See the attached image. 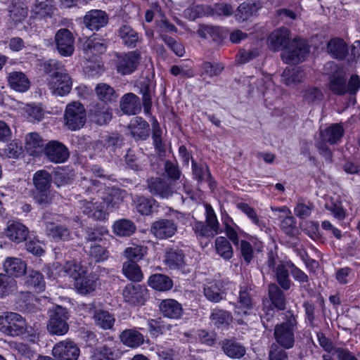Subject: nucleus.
I'll use <instances>...</instances> for the list:
<instances>
[{"instance_id":"nucleus-11","label":"nucleus","mask_w":360,"mask_h":360,"mask_svg":"<svg viewBox=\"0 0 360 360\" xmlns=\"http://www.w3.org/2000/svg\"><path fill=\"white\" fill-rule=\"evenodd\" d=\"M46 158L53 163H63L70 157L68 148L61 142L50 141L44 148Z\"/></svg>"},{"instance_id":"nucleus-43","label":"nucleus","mask_w":360,"mask_h":360,"mask_svg":"<svg viewBox=\"0 0 360 360\" xmlns=\"http://www.w3.org/2000/svg\"><path fill=\"white\" fill-rule=\"evenodd\" d=\"M122 271L126 278L134 282H140L143 277L141 267L134 261L124 262Z\"/></svg>"},{"instance_id":"nucleus-64","label":"nucleus","mask_w":360,"mask_h":360,"mask_svg":"<svg viewBox=\"0 0 360 360\" xmlns=\"http://www.w3.org/2000/svg\"><path fill=\"white\" fill-rule=\"evenodd\" d=\"M259 55L257 48H252L248 50L240 49L236 55V61L240 64H245L255 59Z\"/></svg>"},{"instance_id":"nucleus-52","label":"nucleus","mask_w":360,"mask_h":360,"mask_svg":"<svg viewBox=\"0 0 360 360\" xmlns=\"http://www.w3.org/2000/svg\"><path fill=\"white\" fill-rule=\"evenodd\" d=\"M282 81L288 86L300 83L304 77L303 70L300 68H285L281 75Z\"/></svg>"},{"instance_id":"nucleus-54","label":"nucleus","mask_w":360,"mask_h":360,"mask_svg":"<svg viewBox=\"0 0 360 360\" xmlns=\"http://www.w3.org/2000/svg\"><path fill=\"white\" fill-rule=\"evenodd\" d=\"M224 294L220 283H210L204 287V295L211 302H220L224 299Z\"/></svg>"},{"instance_id":"nucleus-20","label":"nucleus","mask_w":360,"mask_h":360,"mask_svg":"<svg viewBox=\"0 0 360 360\" xmlns=\"http://www.w3.org/2000/svg\"><path fill=\"white\" fill-rule=\"evenodd\" d=\"M252 296L253 288L251 285H245L240 287L236 311L238 314L247 315L248 311L253 308Z\"/></svg>"},{"instance_id":"nucleus-31","label":"nucleus","mask_w":360,"mask_h":360,"mask_svg":"<svg viewBox=\"0 0 360 360\" xmlns=\"http://www.w3.org/2000/svg\"><path fill=\"white\" fill-rule=\"evenodd\" d=\"M136 211L142 215H150L156 212L159 204L152 198L145 196H137L134 200Z\"/></svg>"},{"instance_id":"nucleus-21","label":"nucleus","mask_w":360,"mask_h":360,"mask_svg":"<svg viewBox=\"0 0 360 360\" xmlns=\"http://www.w3.org/2000/svg\"><path fill=\"white\" fill-rule=\"evenodd\" d=\"M128 129L136 141L146 140L150 134L149 124L141 117H134L128 125Z\"/></svg>"},{"instance_id":"nucleus-51","label":"nucleus","mask_w":360,"mask_h":360,"mask_svg":"<svg viewBox=\"0 0 360 360\" xmlns=\"http://www.w3.org/2000/svg\"><path fill=\"white\" fill-rule=\"evenodd\" d=\"M290 268L288 266V262L285 264H281L275 269L276 281L280 286L285 290H289L292 282L289 278Z\"/></svg>"},{"instance_id":"nucleus-9","label":"nucleus","mask_w":360,"mask_h":360,"mask_svg":"<svg viewBox=\"0 0 360 360\" xmlns=\"http://www.w3.org/2000/svg\"><path fill=\"white\" fill-rule=\"evenodd\" d=\"M116 68L118 73L126 75L134 72L140 63L141 57L138 51L116 54Z\"/></svg>"},{"instance_id":"nucleus-62","label":"nucleus","mask_w":360,"mask_h":360,"mask_svg":"<svg viewBox=\"0 0 360 360\" xmlns=\"http://www.w3.org/2000/svg\"><path fill=\"white\" fill-rule=\"evenodd\" d=\"M208 11H210V6L196 5L186 9L184 13L188 19L195 20L202 15H208Z\"/></svg>"},{"instance_id":"nucleus-19","label":"nucleus","mask_w":360,"mask_h":360,"mask_svg":"<svg viewBox=\"0 0 360 360\" xmlns=\"http://www.w3.org/2000/svg\"><path fill=\"white\" fill-rule=\"evenodd\" d=\"M165 264L170 269L180 270L186 265L185 255L182 250L167 248L164 255Z\"/></svg>"},{"instance_id":"nucleus-15","label":"nucleus","mask_w":360,"mask_h":360,"mask_svg":"<svg viewBox=\"0 0 360 360\" xmlns=\"http://www.w3.org/2000/svg\"><path fill=\"white\" fill-rule=\"evenodd\" d=\"M291 40L290 31L286 27L274 30L267 38V44L271 50L278 51L285 49Z\"/></svg>"},{"instance_id":"nucleus-44","label":"nucleus","mask_w":360,"mask_h":360,"mask_svg":"<svg viewBox=\"0 0 360 360\" xmlns=\"http://www.w3.org/2000/svg\"><path fill=\"white\" fill-rule=\"evenodd\" d=\"M162 131L158 122L153 124L152 139L155 153L160 158L166 155V146L162 137Z\"/></svg>"},{"instance_id":"nucleus-38","label":"nucleus","mask_w":360,"mask_h":360,"mask_svg":"<svg viewBox=\"0 0 360 360\" xmlns=\"http://www.w3.org/2000/svg\"><path fill=\"white\" fill-rule=\"evenodd\" d=\"M148 284L152 288L158 291H167L173 286L172 280L167 275L155 274L148 280Z\"/></svg>"},{"instance_id":"nucleus-45","label":"nucleus","mask_w":360,"mask_h":360,"mask_svg":"<svg viewBox=\"0 0 360 360\" xmlns=\"http://www.w3.org/2000/svg\"><path fill=\"white\" fill-rule=\"evenodd\" d=\"M28 229L23 224L16 222L8 226L7 236L15 243H20L27 238Z\"/></svg>"},{"instance_id":"nucleus-61","label":"nucleus","mask_w":360,"mask_h":360,"mask_svg":"<svg viewBox=\"0 0 360 360\" xmlns=\"http://www.w3.org/2000/svg\"><path fill=\"white\" fill-rule=\"evenodd\" d=\"M206 223L210 231L214 234L220 233L219 224L215 212L210 204H205Z\"/></svg>"},{"instance_id":"nucleus-10","label":"nucleus","mask_w":360,"mask_h":360,"mask_svg":"<svg viewBox=\"0 0 360 360\" xmlns=\"http://www.w3.org/2000/svg\"><path fill=\"white\" fill-rule=\"evenodd\" d=\"M80 349L70 339L57 342L52 349V355L57 360H77Z\"/></svg>"},{"instance_id":"nucleus-57","label":"nucleus","mask_w":360,"mask_h":360,"mask_svg":"<svg viewBox=\"0 0 360 360\" xmlns=\"http://www.w3.org/2000/svg\"><path fill=\"white\" fill-rule=\"evenodd\" d=\"M146 252L147 248L143 245H133L124 250V255L128 259L127 261H134V262L137 263L143 257Z\"/></svg>"},{"instance_id":"nucleus-29","label":"nucleus","mask_w":360,"mask_h":360,"mask_svg":"<svg viewBox=\"0 0 360 360\" xmlns=\"http://www.w3.org/2000/svg\"><path fill=\"white\" fill-rule=\"evenodd\" d=\"M3 267L10 277L21 276L25 274L27 269L25 262L17 257H7L4 263Z\"/></svg>"},{"instance_id":"nucleus-27","label":"nucleus","mask_w":360,"mask_h":360,"mask_svg":"<svg viewBox=\"0 0 360 360\" xmlns=\"http://www.w3.org/2000/svg\"><path fill=\"white\" fill-rule=\"evenodd\" d=\"M95 94L101 103L110 104L117 101L119 97L115 89L106 83H99L95 87Z\"/></svg>"},{"instance_id":"nucleus-18","label":"nucleus","mask_w":360,"mask_h":360,"mask_svg":"<svg viewBox=\"0 0 360 360\" xmlns=\"http://www.w3.org/2000/svg\"><path fill=\"white\" fill-rule=\"evenodd\" d=\"M109 18L105 11L94 9L88 11L84 17V24L91 31H98L108 23Z\"/></svg>"},{"instance_id":"nucleus-33","label":"nucleus","mask_w":360,"mask_h":360,"mask_svg":"<svg viewBox=\"0 0 360 360\" xmlns=\"http://www.w3.org/2000/svg\"><path fill=\"white\" fill-rule=\"evenodd\" d=\"M25 285L30 289L41 292L45 290L46 283L43 274L39 271L31 270L25 277Z\"/></svg>"},{"instance_id":"nucleus-13","label":"nucleus","mask_w":360,"mask_h":360,"mask_svg":"<svg viewBox=\"0 0 360 360\" xmlns=\"http://www.w3.org/2000/svg\"><path fill=\"white\" fill-rule=\"evenodd\" d=\"M54 42L61 56H70L73 53L75 39L69 30L66 28L58 30L55 34Z\"/></svg>"},{"instance_id":"nucleus-37","label":"nucleus","mask_w":360,"mask_h":360,"mask_svg":"<svg viewBox=\"0 0 360 360\" xmlns=\"http://www.w3.org/2000/svg\"><path fill=\"white\" fill-rule=\"evenodd\" d=\"M118 34L122 43L129 48L136 47L141 41L138 32L127 25H123L119 28Z\"/></svg>"},{"instance_id":"nucleus-35","label":"nucleus","mask_w":360,"mask_h":360,"mask_svg":"<svg viewBox=\"0 0 360 360\" xmlns=\"http://www.w3.org/2000/svg\"><path fill=\"white\" fill-rule=\"evenodd\" d=\"M74 287L81 295H88L94 292L96 288V281L94 276L84 274L75 281Z\"/></svg>"},{"instance_id":"nucleus-58","label":"nucleus","mask_w":360,"mask_h":360,"mask_svg":"<svg viewBox=\"0 0 360 360\" xmlns=\"http://www.w3.org/2000/svg\"><path fill=\"white\" fill-rule=\"evenodd\" d=\"M234 12V8L229 4L218 3L210 6V11H208V15L229 17Z\"/></svg>"},{"instance_id":"nucleus-32","label":"nucleus","mask_w":360,"mask_h":360,"mask_svg":"<svg viewBox=\"0 0 360 360\" xmlns=\"http://www.w3.org/2000/svg\"><path fill=\"white\" fill-rule=\"evenodd\" d=\"M327 51L333 58L343 60L347 56L349 49L343 39L333 38L328 42Z\"/></svg>"},{"instance_id":"nucleus-2","label":"nucleus","mask_w":360,"mask_h":360,"mask_svg":"<svg viewBox=\"0 0 360 360\" xmlns=\"http://www.w3.org/2000/svg\"><path fill=\"white\" fill-rule=\"evenodd\" d=\"M283 321L274 326L275 345L283 349H290L296 343L298 332L297 316L289 310L284 313Z\"/></svg>"},{"instance_id":"nucleus-50","label":"nucleus","mask_w":360,"mask_h":360,"mask_svg":"<svg viewBox=\"0 0 360 360\" xmlns=\"http://www.w3.org/2000/svg\"><path fill=\"white\" fill-rule=\"evenodd\" d=\"M215 250L217 253L225 260H229L233 255V250L230 242L223 236L216 238Z\"/></svg>"},{"instance_id":"nucleus-22","label":"nucleus","mask_w":360,"mask_h":360,"mask_svg":"<svg viewBox=\"0 0 360 360\" xmlns=\"http://www.w3.org/2000/svg\"><path fill=\"white\" fill-rule=\"evenodd\" d=\"M107 42L104 39L95 37L85 39L82 43V50L89 60L93 56L103 53L106 51Z\"/></svg>"},{"instance_id":"nucleus-23","label":"nucleus","mask_w":360,"mask_h":360,"mask_svg":"<svg viewBox=\"0 0 360 360\" xmlns=\"http://www.w3.org/2000/svg\"><path fill=\"white\" fill-rule=\"evenodd\" d=\"M112 110L107 104L97 103L90 108L92 120L98 125L108 123L112 119Z\"/></svg>"},{"instance_id":"nucleus-39","label":"nucleus","mask_w":360,"mask_h":360,"mask_svg":"<svg viewBox=\"0 0 360 360\" xmlns=\"http://www.w3.org/2000/svg\"><path fill=\"white\" fill-rule=\"evenodd\" d=\"M120 341L129 347H138L143 343V335L134 329H127L120 335Z\"/></svg>"},{"instance_id":"nucleus-47","label":"nucleus","mask_w":360,"mask_h":360,"mask_svg":"<svg viewBox=\"0 0 360 360\" xmlns=\"http://www.w3.org/2000/svg\"><path fill=\"white\" fill-rule=\"evenodd\" d=\"M210 318L212 323L217 328L228 326L233 319L229 311L220 309H213Z\"/></svg>"},{"instance_id":"nucleus-1","label":"nucleus","mask_w":360,"mask_h":360,"mask_svg":"<svg viewBox=\"0 0 360 360\" xmlns=\"http://www.w3.org/2000/svg\"><path fill=\"white\" fill-rule=\"evenodd\" d=\"M77 207L81 212L97 221L108 219L110 212L119 207L127 196L125 190L106 186L99 181L82 177L76 187Z\"/></svg>"},{"instance_id":"nucleus-34","label":"nucleus","mask_w":360,"mask_h":360,"mask_svg":"<svg viewBox=\"0 0 360 360\" xmlns=\"http://www.w3.org/2000/svg\"><path fill=\"white\" fill-rule=\"evenodd\" d=\"M160 309L162 314L170 319H179L183 311L181 304L173 299H167L161 302Z\"/></svg>"},{"instance_id":"nucleus-25","label":"nucleus","mask_w":360,"mask_h":360,"mask_svg":"<svg viewBox=\"0 0 360 360\" xmlns=\"http://www.w3.org/2000/svg\"><path fill=\"white\" fill-rule=\"evenodd\" d=\"M7 80L9 86L17 92H25L30 87V82L22 72L13 71L8 73Z\"/></svg>"},{"instance_id":"nucleus-36","label":"nucleus","mask_w":360,"mask_h":360,"mask_svg":"<svg viewBox=\"0 0 360 360\" xmlns=\"http://www.w3.org/2000/svg\"><path fill=\"white\" fill-rule=\"evenodd\" d=\"M260 8L259 2L252 1L240 4L236 11V19L239 22H244L256 14Z\"/></svg>"},{"instance_id":"nucleus-40","label":"nucleus","mask_w":360,"mask_h":360,"mask_svg":"<svg viewBox=\"0 0 360 360\" xmlns=\"http://www.w3.org/2000/svg\"><path fill=\"white\" fill-rule=\"evenodd\" d=\"M44 143L41 137L35 132L29 133L25 138V149L33 156L44 150Z\"/></svg>"},{"instance_id":"nucleus-6","label":"nucleus","mask_w":360,"mask_h":360,"mask_svg":"<svg viewBox=\"0 0 360 360\" xmlns=\"http://www.w3.org/2000/svg\"><path fill=\"white\" fill-rule=\"evenodd\" d=\"M86 115L84 105L77 101L67 105L64 113L65 126L72 131L79 129L86 122Z\"/></svg>"},{"instance_id":"nucleus-7","label":"nucleus","mask_w":360,"mask_h":360,"mask_svg":"<svg viewBox=\"0 0 360 360\" xmlns=\"http://www.w3.org/2000/svg\"><path fill=\"white\" fill-rule=\"evenodd\" d=\"M309 52V46L304 40L294 39L290 40L281 57L285 63L294 65L303 61Z\"/></svg>"},{"instance_id":"nucleus-60","label":"nucleus","mask_w":360,"mask_h":360,"mask_svg":"<svg viewBox=\"0 0 360 360\" xmlns=\"http://www.w3.org/2000/svg\"><path fill=\"white\" fill-rule=\"evenodd\" d=\"M90 359L91 360H115V355L111 348L103 345L92 352Z\"/></svg>"},{"instance_id":"nucleus-24","label":"nucleus","mask_w":360,"mask_h":360,"mask_svg":"<svg viewBox=\"0 0 360 360\" xmlns=\"http://www.w3.org/2000/svg\"><path fill=\"white\" fill-rule=\"evenodd\" d=\"M279 211L283 212L285 216H280V228L288 236L295 237L298 229L296 226V220L292 215L291 211L285 206L279 208Z\"/></svg>"},{"instance_id":"nucleus-63","label":"nucleus","mask_w":360,"mask_h":360,"mask_svg":"<svg viewBox=\"0 0 360 360\" xmlns=\"http://www.w3.org/2000/svg\"><path fill=\"white\" fill-rule=\"evenodd\" d=\"M65 273L73 278L75 281L76 279L82 276L84 274H86L85 268L81 266L80 264L75 262H68L64 266Z\"/></svg>"},{"instance_id":"nucleus-41","label":"nucleus","mask_w":360,"mask_h":360,"mask_svg":"<svg viewBox=\"0 0 360 360\" xmlns=\"http://www.w3.org/2000/svg\"><path fill=\"white\" fill-rule=\"evenodd\" d=\"M224 352L233 359H240L245 354V348L233 340L225 339L221 342Z\"/></svg>"},{"instance_id":"nucleus-5","label":"nucleus","mask_w":360,"mask_h":360,"mask_svg":"<svg viewBox=\"0 0 360 360\" xmlns=\"http://www.w3.org/2000/svg\"><path fill=\"white\" fill-rule=\"evenodd\" d=\"M0 330L10 336L15 337L30 333L25 320L18 314L7 313L0 316Z\"/></svg>"},{"instance_id":"nucleus-16","label":"nucleus","mask_w":360,"mask_h":360,"mask_svg":"<svg viewBox=\"0 0 360 360\" xmlns=\"http://www.w3.org/2000/svg\"><path fill=\"white\" fill-rule=\"evenodd\" d=\"M177 224L174 220L162 219L154 221L151 224L150 232L158 239H167L176 233Z\"/></svg>"},{"instance_id":"nucleus-55","label":"nucleus","mask_w":360,"mask_h":360,"mask_svg":"<svg viewBox=\"0 0 360 360\" xmlns=\"http://www.w3.org/2000/svg\"><path fill=\"white\" fill-rule=\"evenodd\" d=\"M33 182L37 191H44L45 190H49L51 176L47 171L40 170L34 174Z\"/></svg>"},{"instance_id":"nucleus-8","label":"nucleus","mask_w":360,"mask_h":360,"mask_svg":"<svg viewBox=\"0 0 360 360\" xmlns=\"http://www.w3.org/2000/svg\"><path fill=\"white\" fill-rule=\"evenodd\" d=\"M329 88L330 91L337 95H344L349 93L354 96L360 89V79L356 75H352L348 84L347 79L343 75H333L330 78Z\"/></svg>"},{"instance_id":"nucleus-3","label":"nucleus","mask_w":360,"mask_h":360,"mask_svg":"<svg viewBox=\"0 0 360 360\" xmlns=\"http://www.w3.org/2000/svg\"><path fill=\"white\" fill-rule=\"evenodd\" d=\"M269 297L271 303L264 302L261 319L265 328H269L268 323L275 315V309L284 310L286 306V299L283 291L276 284L269 285Z\"/></svg>"},{"instance_id":"nucleus-42","label":"nucleus","mask_w":360,"mask_h":360,"mask_svg":"<svg viewBox=\"0 0 360 360\" xmlns=\"http://www.w3.org/2000/svg\"><path fill=\"white\" fill-rule=\"evenodd\" d=\"M343 134V127L340 124H333L322 131L321 135L323 142L335 144L340 140Z\"/></svg>"},{"instance_id":"nucleus-46","label":"nucleus","mask_w":360,"mask_h":360,"mask_svg":"<svg viewBox=\"0 0 360 360\" xmlns=\"http://www.w3.org/2000/svg\"><path fill=\"white\" fill-rule=\"evenodd\" d=\"M53 8L48 0H36L32 8V17L43 19L51 17L53 13Z\"/></svg>"},{"instance_id":"nucleus-14","label":"nucleus","mask_w":360,"mask_h":360,"mask_svg":"<svg viewBox=\"0 0 360 360\" xmlns=\"http://www.w3.org/2000/svg\"><path fill=\"white\" fill-rule=\"evenodd\" d=\"M147 188L154 196L168 199L174 194V188L167 180L160 177H151L147 180Z\"/></svg>"},{"instance_id":"nucleus-12","label":"nucleus","mask_w":360,"mask_h":360,"mask_svg":"<svg viewBox=\"0 0 360 360\" xmlns=\"http://www.w3.org/2000/svg\"><path fill=\"white\" fill-rule=\"evenodd\" d=\"M122 295L129 304L143 305L148 298V292L143 285L129 283L124 287Z\"/></svg>"},{"instance_id":"nucleus-4","label":"nucleus","mask_w":360,"mask_h":360,"mask_svg":"<svg viewBox=\"0 0 360 360\" xmlns=\"http://www.w3.org/2000/svg\"><path fill=\"white\" fill-rule=\"evenodd\" d=\"M47 330L51 335H63L69 330L68 309L57 305L49 311Z\"/></svg>"},{"instance_id":"nucleus-53","label":"nucleus","mask_w":360,"mask_h":360,"mask_svg":"<svg viewBox=\"0 0 360 360\" xmlns=\"http://www.w3.org/2000/svg\"><path fill=\"white\" fill-rule=\"evenodd\" d=\"M94 319L96 324L104 330L112 328L115 321L113 315L104 310L96 311L94 315Z\"/></svg>"},{"instance_id":"nucleus-28","label":"nucleus","mask_w":360,"mask_h":360,"mask_svg":"<svg viewBox=\"0 0 360 360\" xmlns=\"http://www.w3.org/2000/svg\"><path fill=\"white\" fill-rule=\"evenodd\" d=\"M46 231L47 235L54 241H66L71 238L70 229L62 224L49 222L46 224Z\"/></svg>"},{"instance_id":"nucleus-26","label":"nucleus","mask_w":360,"mask_h":360,"mask_svg":"<svg viewBox=\"0 0 360 360\" xmlns=\"http://www.w3.org/2000/svg\"><path fill=\"white\" fill-rule=\"evenodd\" d=\"M38 300L31 292H20L16 301V308L26 313H32L38 309Z\"/></svg>"},{"instance_id":"nucleus-59","label":"nucleus","mask_w":360,"mask_h":360,"mask_svg":"<svg viewBox=\"0 0 360 360\" xmlns=\"http://www.w3.org/2000/svg\"><path fill=\"white\" fill-rule=\"evenodd\" d=\"M41 67H43L44 72L49 75L50 78L53 77L55 75H60V72L66 71L63 65L54 59H49L44 61L41 64Z\"/></svg>"},{"instance_id":"nucleus-56","label":"nucleus","mask_w":360,"mask_h":360,"mask_svg":"<svg viewBox=\"0 0 360 360\" xmlns=\"http://www.w3.org/2000/svg\"><path fill=\"white\" fill-rule=\"evenodd\" d=\"M108 233V231L104 226L87 227L85 230L84 239L86 243L100 242Z\"/></svg>"},{"instance_id":"nucleus-17","label":"nucleus","mask_w":360,"mask_h":360,"mask_svg":"<svg viewBox=\"0 0 360 360\" xmlns=\"http://www.w3.org/2000/svg\"><path fill=\"white\" fill-rule=\"evenodd\" d=\"M48 86L53 94L63 96L70 91L72 80L67 71H65L49 78Z\"/></svg>"},{"instance_id":"nucleus-49","label":"nucleus","mask_w":360,"mask_h":360,"mask_svg":"<svg viewBox=\"0 0 360 360\" xmlns=\"http://www.w3.org/2000/svg\"><path fill=\"white\" fill-rule=\"evenodd\" d=\"M113 231L119 236H130L136 231V225L131 220L122 219L115 221Z\"/></svg>"},{"instance_id":"nucleus-48","label":"nucleus","mask_w":360,"mask_h":360,"mask_svg":"<svg viewBox=\"0 0 360 360\" xmlns=\"http://www.w3.org/2000/svg\"><path fill=\"white\" fill-rule=\"evenodd\" d=\"M192 171L195 179L198 182L207 181L212 185V175L205 163H197L192 159Z\"/></svg>"},{"instance_id":"nucleus-30","label":"nucleus","mask_w":360,"mask_h":360,"mask_svg":"<svg viewBox=\"0 0 360 360\" xmlns=\"http://www.w3.org/2000/svg\"><path fill=\"white\" fill-rule=\"evenodd\" d=\"M120 108L124 114L136 115L141 109L140 99L133 93L126 94L121 98Z\"/></svg>"}]
</instances>
